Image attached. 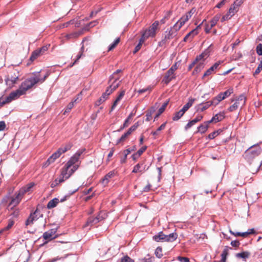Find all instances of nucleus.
<instances>
[{"label": "nucleus", "instance_id": "obj_62", "mask_svg": "<svg viewBox=\"0 0 262 262\" xmlns=\"http://www.w3.org/2000/svg\"><path fill=\"white\" fill-rule=\"evenodd\" d=\"M52 163H53V162L50 158H49L43 164L42 167L46 168L49 166Z\"/></svg>", "mask_w": 262, "mask_h": 262}, {"label": "nucleus", "instance_id": "obj_27", "mask_svg": "<svg viewBox=\"0 0 262 262\" xmlns=\"http://www.w3.org/2000/svg\"><path fill=\"white\" fill-rule=\"evenodd\" d=\"M120 82L117 83H112L110 86L107 88L105 93L107 95H110L111 94L113 93L114 91H115L119 85Z\"/></svg>", "mask_w": 262, "mask_h": 262}, {"label": "nucleus", "instance_id": "obj_6", "mask_svg": "<svg viewBox=\"0 0 262 262\" xmlns=\"http://www.w3.org/2000/svg\"><path fill=\"white\" fill-rule=\"evenodd\" d=\"M84 151L85 149H81L78 150L73 156L70 158L66 164L70 167H73L74 166H77L78 169L79 166V160L80 157Z\"/></svg>", "mask_w": 262, "mask_h": 262}, {"label": "nucleus", "instance_id": "obj_8", "mask_svg": "<svg viewBox=\"0 0 262 262\" xmlns=\"http://www.w3.org/2000/svg\"><path fill=\"white\" fill-rule=\"evenodd\" d=\"M18 73L16 71H13V72L9 74L6 79V83L10 88L12 87L16 83L18 80Z\"/></svg>", "mask_w": 262, "mask_h": 262}, {"label": "nucleus", "instance_id": "obj_58", "mask_svg": "<svg viewBox=\"0 0 262 262\" xmlns=\"http://www.w3.org/2000/svg\"><path fill=\"white\" fill-rule=\"evenodd\" d=\"M121 262H134V261L128 256H125L121 258Z\"/></svg>", "mask_w": 262, "mask_h": 262}, {"label": "nucleus", "instance_id": "obj_44", "mask_svg": "<svg viewBox=\"0 0 262 262\" xmlns=\"http://www.w3.org/2000/svg\"><path fill=\"white\" fill-rule=\"evenodd\" d=\"M14 224V222L13 220H9L8 221V224L7 226L6 227L3 228V229H2V230L4 231V232L6 231H8L13 226Z\"/></svg>", "mask_w": 262, "mask_h": 262}, {"label": "nucleus", "instance_id": "obj_20", "mask_svg": "<svg viewBox=\"0 0 262 262\" xmlns=\"http://www.w3.org/2000/svg\"><path fill=\"white\" fill-rule=\"evenodd\" d=\"M115 174L116 172L115 171V170L110 171L103 178L102 180V183L104 184H107L110 181V179L114 177L115 176Z\"/></svg>", "mask_w": 262, "mask_h": 262}, {"label": "nucleus", "instance_id": "obj_9", "mask_svg": "<svg viewBox=\"0 0 262 262\" xmlns=\"http://www.w3.org/2000/svg\"><path fill=\"white\" fill-rule=\"evenodd\" d=\"M77 169V166L70 167L66 164L61 170V174L66 179H69Z\"/></svg>", "mask_w": 262, "mask_h": 262}, {"label": "nucleus", "instance_id": "obj_63", "mask_svg": "<svg viewBox=\"0 0 262 262\" xmlns=\"http://www.w3.org/2000/svg\"><path fill=\"white\" fill-rule=\"evenodd\" d=\"M128 136V135L127 134H126V133H124L123 135H122V136L119 139L117 143H119L123 142Z\"/></svg>", "mask_w": 262, "mask_h": 262}, {"label": "nucleus", "instance_id": "obj_16", "mask_svg": "<svg viewBox=\"0 0 262 262\" xmlns=\"http://www.w3.org/2000/svg\"><path fill=\"white\" fill-rule=\"evenodd\" d=\"M203 118V116L201 114H198L196 117L193 119V120L190 121L185 126V129L186 130L190 128L191 126L194 125L195 124H196L197 122L200 121L202 120V119Z\"/></svg>", "mask_w": 262, "mask_h": 262}, {"label": "nucleus", "instance_id": "obj_23", "mask_svg": "<svg viewBox=\"0 0 262 262\" xmlns=\"http://www.w3.org/2000/svg\"><path fill=\"white\" fill-rule=\"evenodd\" d=\"M253 231H254V230L252 229H250V231L244 232H232V231H230V232L232 234L235 235V236H242L244 237H247L249 234L253 233Z\"/></svg>", "mask_w": 262, "mask_h": 262}, {"label": "nucleus", "instance_id": "obj_3", "mask_svg": "<svg viewBox=\"0 0 262 262\" xmlns=\"http://www.w3.org/2000/svg\"><path fill=\"white\" fill-rule=\"evenodd\" d=\"M160 30L159 22L155 21L148 28L141 31L142 41L146 40L149 37H155L157 32Z\"/></svg>", "mask_w": 262, "mask_h": 262}, {"label": "nucleus", "instance_id": "obj_35", "mask_svg": "<svg viewBox=\"0 0 262 262\" xmlns=\"http://www.w3.org/2000/svg\"><path fill=\"white\" fill-rule=\"evenodd\" d=\"M200 26L201 25H199L195 29L192 30L187 34V35L189 37L190 41L199 33L198 29L200 27Z\"/></svg>", "mask_w": 262, "mask_h": 262}, {"label": "nucleus", "instance_id": "obj_24", "mask_svg": "<svg viewBox=\"0 0 262 262\" xmlns=\"http://www.w3.org/2000/svg\"><path fill=\"white\" fill-rule=\"evenodd\" d=\"M210 123H209V121L204 122L203 124H201L198 127V132L201 134L205 133L208 128V125Z\"/></svg>", "mask_w": 262, "mask_h": 262}, {"label": "nucleus", "instance_id": "obj_41", "mask_svg": "<svg viewBox=\"0 0 262 262\" xmlns=\"http://www.w3.org/2000/svg\"><path fill=\"white\" fill-rule=\"evenodd\" d=\"M233 92V90L232 88L229 89L226 91L221 93V94H222L223 97H224V99H226V98L230 96L231 94H232Z\"/></svg>", "mask_w": 262, "mask_h": 262}, {"label": "nucleus", "instance_id": "obj_37", "mask_svg": "<svg viewBox=\"0 0 262 262\" xmlns=\"http://www.w3.org/2000/svg\"><path fill=\"white\" fill-rule=\"evenodd\" d=\"M250 255V253L248 252L245 251L241 253H236L235 256L237 258H242L245 260L246 258H248Z\"/></svg>", "mask_w": 262, "mask_h": 262}, {"label": "nucleus", "instance_id": "obj_30", "mask_svg": "<svg viewBox=\"0 0 262 262\" xmlns=\"http://www.w3.org/2000/svg\"><path fill=\"white\" fill-rule=\"evenodd\" d=\"M204 57V54H201L199 56H197L195 58V60L193 61L189 66H188V71H190L192 68L194 66L195 64L197 63L198 62L201 60Z\"/></svg>", "mask_w": 262, "mask_h": 262}, {"label": "nucleus", "instance_id": "obj_59", "mask_svg": "<svg viewBox=\"0 0 262 262\" xmlns=\"http://www.w3.org/2000/svg\"><path fill=\"white\" fill-rule=\"evenodd\" d=\"M177 259L180 262H189V258L186 257L178 256Z\"/></svg>", "mask_w": 262, "mask_h": 262}, {"label": "nucleus", "instance_id": "obj_38", "mask_svg": "<svg viewBox=\"0 0 262 262\" xmlns=\"http://www.w3.org/2000/svg\"><path fill=\"white\" fill-rule=\"evenodd\" d=\"M80 35V33L77 32H73L70 34H66L65 38L67 39H71L77 38Z\"/></svg>", "mask_w": 262, "mask_h": 262}, {"label": "nucleus", "instance_id": "obj_42", "mask_svg": "<svg viewBox=\"0 0 262 262\" xmlns=\"http://www.w3.org/2000/svg\"><path fill=\"white\" fill-rule=\"evenodd\" d=\"M259 41L261 42H260L257 45L256 50L258 55L262 56V37L259 39Z\"/></svg>", "mask_w": 262, "mask_h": 262}, {"label": "nucleus", "instance_id": "obj_10", "mask_svg": "<svg viewBox=\"0 0 262 262\" xmlns=\"http://www.w3.org/2000/svg\"><path fill=\"white\" fill-rule=\"evenodd\" d=\"M42 214L40 213V211L38 209H36L35 211L30 214V216L26 221V225L28 226L33 224L34 221H36L39 217H42Z\"/></svg>", "mask_w": 262, "mask_h": 262}, {"label": "nucleus", "instance_id": "obj_18", "mask_svg": "<svg viewBox=\"0 0 262 262\" xmlns=\"http://www.w3.org/2000/svg\"><path fill=\"white\" fill-rule=\"evenodd\" d=\"M225 113L224 112H220L214 116L210 120H209V123H217L221 121L225 118Z\"/></svg>", "mask_w": 262, "mask_h": 262}, {"label": "nucleus", "instance_id": "obj_39", "mask_svg": "<svg viewBox=\"0 0 262 262\" xmlns=\"http://www.w3.org/2000/svg\"><path fill=\"white\" fill-rule=\"evenodd\" d=\"M220 15H216L210 21L209 24L211 26V27H213L217 24V21L220 19Z\"/></svg>", "mask_w": 262, "mask_h": 262}, {"label": "nucleus", "instance_id": "obj_26", "mask_svg": "<svg viewBox=\"0 0 262 262\" xmlns=\"http://www.w3.org/2000/svg\"><path fill=\"white\" fill-rule=\"evenodd\" d=\"M178 237L177 233L173 232L168 235H165L164 242H172L174 241Z\"/></svg>", "mask_w": 262, "mask_h": 262}, {"label": "nucleus", "instance_id": "obj_22", "mask_svg": "<svg viewBox=\"0 0 262 262\" xmlns=\"http://www.w3.org/2000/svg\"><path fill=\"white\" fill-rule=\"evenodd\" d=\"M125 90H122L120 92L119 95L118 96L116 99L115 100V101L114 102V103L113 104V105L111 108V111H112L115 108V107L117 106L118 103L122 99V98L123 97V96L125 95Z\"/></svg>", "mask_w": 262, "mask_h": 262}, {"label": "nucleus", "instance_id": "obj_43", "mask_svg": "<svg viewBox=\"0 0 262 262\" xmlns=\"http://www.w3.org/2000/svg\"><path fill=\"white\" fill-rule=\"evenodd\" d=\"M238 7H236V5H234L233 3L230 7L228 12L229 13L232 15H234V14L237 11Z\"/></svg>", "mask_w": 262, "mask_h": 262}, {"label": "nucleus", "instance_id": "obj_31", "mask_svg": "<svg viewBox=\"0 0 262 262\" xmlns=\"http://www.w3.org/2000/svg\"><path fill=\"white\" fill-rule=\"evenodd\" d=\"M195 100L194 98H189L187 103L184 105L182 109L186 112L192 105Z\"/></svg>", "mask_w": 262, "mask_h": 262}, {"label": "nucleus", "instance_id": "obj_29", "mask_svg": "<svg viewBox=\"0 0 262 262\" xmlns=\"http://www.w3.org/2000/svg\"><path fill=\"white\" fill-rule=\"evenodd\" d=\"M165 235L163 232H160L157 235H155L153 237L154 239L157 242H164Z\"/></svg>", "mask_w": 262, "mask_h": 262}, {"label": "nucleus", "instance_id": "obj_49", "mask_svg": "<svg viewBox=\"0 0 262 262\" xmlns=\"http://www.w3.org/2000/svg\"><path fill=\"white\" fill-rule=\"evenodd\" d=\"M144 42H145V41L144 40H142V38H140L138 44L136 46V47L135 48V50H134V53L137 52L141 49L142 44Z\"/></svg>", "mask_w": 262, "mask_h": 262}, {"label": "nucleus", "instance_id": "obj_64", "mask_svg": "<svg viewBox=\"0 0 262 262\" xmlns=\"http://www.w3.org/2000/svg\"><path fill=\"white\" fill-rule=\"evenodd\" d=\"M146 149L147 146H144L142 147H141L140 149H139L137 153L139 156H140L143 154V152L146 150Z\"/></svg>", "mask_w": 262, "mask_h": 262}, {"label": "nucleus", "instance_id": "obj_55", "mask_svg": "<svg viewBox=\"0 0 262 262\" xmlns=\"http://www.w3.org/2000/svg\"><path fill=\"white\" fill-rule=\"evenodd\" d=\"M209 102H210L211 105L214 106L217 105L220 103L219 101L216 97H214L212 100L209 101Z\"/></svg>", "mask_w": 262, "mask_h": 262}, {"label": "nucleus", "instance_id": "obj_19", "mask_svg": "<svg viewBox=\"0 0 262 262\" xmlns=\"http://www.w3.org/2000/svg\"><path fill=\"white\" fill-rule=\"evenodd\" d=\"M121 70H117L115 72L113 73V74L111 76L110 79V82H111L112 80L114 79L112 83H117L119 82H121L120 81H118L121 77L120 73H121Z\"/></svg>", "mask_w": 262, "mask_h": 262}, {"label": "nucleus", "instance_id": "obj_14", "mask_svg": "<svg viewBox=\"0 0 262 262\" xmlns=\"http://www.w3.org/2000/svg\"><path fill=\"white\" fill-rule=\"evenodd\" d=\"M189 19L187 16L184 15L173 26L174 29L179 31L181 28L187 22Z\"/></svg>", "mask_w": 262, "mask_h": 262}, {"label": "nucleus", "instance_id": "obj_21", "mask_svg": "<svg viewBox=\"0 0 262 262\" xmlns=\"http://www.w3.org/2000/svg\"><path fill=\"white\" fill-rule=\"evenodd\" d=\"M143 162H140L136 165L132 171L133 173H137L141 172L143 173L145 171V167L142 168V166L143 165Z\"/></svg>", "mask_w": 262, "mask_h": 262}, {"label": "nucleus", "instance_id": "obj_11", "mask_svg": "<svg viewBox=\"0 0 262 262\" xmlns=\"http://www.w3.org/2000/svg\"><path fill=\"white\" fill-rule=\"evenodd\" d=\"M223 63V60H219L216 62L212 66L208 69L204 74L202 79H204L206 77L214 73L215 70L220 68V66Z\"/></svg>", "mask_w": 262, "mask_h": 262}, {"label": "nucleus", "instance_id": "obj_40", "mask_svg": "<svg viewBox=\"0 0 262 262\" xmlns=\"http://www.w3.org/2000/svg\"><path fill=\"white\" fill-rule=\"evenodd\" d=\"M155 110L154 107L150 108L149 110H148L147 111L146 114V121H149L151 120V116H152V114L155 112Z\"/></svg>", "mask_w": 262, "mask_h": 262}, {"label": "nucleus", "instance_id": "obj_53", "mask_svg": "<svg viewBox=\"0 0 262 262\" xmlns=\"http://www.w3.org/2000/svg\"><path fill=\"white\" fill-rule=\"evenodd\" d=\"M108 95H107L105 93H104L98 100L99 104L104 102L108 98Z\"/></svg>", "mask_w": 262, "mask_h": 262}, {"label": "nucleus", "instance_id": "obj_36", "mask_svg": "<svg viewBox=\"0 0 262 262\" xmlns=\"http://www.w3.org/2000/svg\"><path fill=\"white\" fill-rule=\"evenodd\" d=\"M185 113V112L182 109H181L179 112H176L174 114V115L172 117V120L173 121H178L183 116V115Z\"/></svg>", "mask_w": 262, "mask_h": 262}, {"label": "nucleus", "instance_id": "obj_33", "mask_svg": "<svg viewBox=\"0 0 262 262\" xmlns=\"http://www.w3.org/2000/svg\"><path fill=\"white\" fill-rule=\"evenodd\" d=\"M58 203L59 200L57 198H54L48 202L47 204V208L48 209L53 208L56 206Z\"/></svg>", "mask_w": 262, "mask_h": 262}, {"label": "nucleus", "instance_id": "obj_46", "mask_svg": "<svg viewBox=\"0 0 262 262\" xmlns=\"http://www.w3.org/2000/svg\"><path fill=\"white\" fill-rule=\"evenodd\" d=\"M61 156L59 151L57 150L56 152L53 153L49 158L52 160V161L54 162L56 159L58 158Z\"/></svg>", "mask_w": 262, "mask_h": 262}, {"label": "nucleus", "instance_id": "obj_60", "mask_svg": "<svg viewBox=\"0 0 262 262\" xmlns=\"http://www.w3.org/2000/svg\"><path fill=\"white\" fill-rule=\"evenodd\" d=\"M154 258L150 257L148 258H144L140 259L138 262H152Z\"/></svg>", "mask_w": 262, "mask_h": 262}, {"label": "nucleus", "instance_id": "obj_4", "mask_svg": "<svg viewBox=\"0 0 262 262\" xmlns=\"http://www.w3.org/2000/svg\"><path fill=\"white\" fill-rule=\"evenodd\" d=\"M262 149L258 145H254L251 146L247 149L244 154L245 158L250 161L255 157L258 156L261 152Z\"/></svg>", "mask_w": 262, "mask_h": 262}, {"label": "nucleus", "instance_id": "obj_48", "mask_svg": "<svg viewBox=\"0 0 262 262\" xmlns=\"http://www.w3.org/2000/svg\"><path fill=\"white\" fill-rule=\"evenodd\" d=\"M227 255H228L227 250L225 249L223 251V252L221 254L222 259L219 261L220 262H226Z\"/></svg>", "mask_w": 262, "mask_h": 262}, {"label": "nucleus", "instance_id": "obj_17", "mask_svg": "<svg viewBox=\"0 0 262 262\" xmlns=\"http://www.w3.org/2000/svg\"><path fill=\"white\" fill-rule=\"evenodd\" d=\"M176 78L174 72L169 69L167 71L164 77L163 81L165 83L168 84L170 81Z\"/></svg>", "mask_w": 262, "mask_h": 262}, {"label": "nucleus", "instance_id": "obj_45", "mask_svg": "<svg viewBox=\"0 0 262 262\" xmlns=\"http://www.w3.org/2000/svg\"><path fill=\"white\" fill-rule=\"evenodd\" d=\"M14 224V222L13 220H9L8 221V224L7 226L6 227L3 228V229H2V230L4 231V232L6 231H8L13 226Z\"/></svg>", "mask_w": 262, "mask_h": 262}, {"label": "nucleus", "instance_id": "obj_13", "mask_svg": "<svg viewBox=\"0 0 262 262\" xmlns=\"http://www.w3.org/2000/svg\"><path fill=\"white\" fill-rule=\"evenodd\" d=\"M102 216H100V214H99L97 216H91L88 219L85 224V226H93L96 224L101 220H102Z\"/></svg>", "mask_w": 262, "mask_h": 262}, {"label": "nucleus", "instance_id": "obj_32", "mask_svg": "<svg viewBox=\"0 0 262 262\" xmlns=\"http://www.w3.org/2000/svg\"><path fill=\"white\" fill-rule=\"evenodd\" d=\"M135 113H133V112H132L129 115L128 117L125 119V120L123 124V126L122 127H121V129H123V128L128 126V125L129 124L130 121H132V120L133 119V117L135 116Z\"/></svg>", "mask_w": 262, "mask_h": 262}, {"label": "nucleus", "instance_id": "obj_34", "mask_svg": "<svg viewBox=\"0 0 262 262\" xmlns=\"http://www.w3.org/2000/svg\"><path fill=\"white\" fill-rule=\"evenodd\" d=\"M67 179H66L64 177H63V176L61 175V174H60V176L55 179L54 182L52 183L51 187H54L56 185H58L61 183H62Z\"/></svg>", "mask_w": 262, "mask_h": 262}, {"label": "nucleus", "instance_id": "obj_51", "mask_svg": "<svg viewBox=\"0 0 262 262\" xmlns=\"http://www.w3.org/2000/svg\"><path fill=\"white\" fill-rule=\"evenodd\" d=\"M75 101H73V102H70L67 106V107L65 109V111H64V114H66V113H69L70 112V111L71 110V109L73 107L74 105V102H75Z\"/></svg>", "mask_w": 262, "mask_h": 262}, {"label": "nucleus", "instance_id": "obj_61", "mask_svg": "<svg viewBox=\"0 0 262 262\" xmlns=\"http://www.w3.org/2000/svg\"><path fill=\"white\" fill-rule=\"evenodd\" d=\"M195 9L194 8L191 9L189 12L186 13L185 15L188 16V18L190 19L192 15L195 13Z\"/></svg>", "mask_w": 262, "mask_h": 262}, {"label": "nucleus", "instance_id": "obj_54", "mask_svg": "<svg viewBox=\"0 0 262 262\" xmlns=\"http://www.w3.org/2000/svg\"><path fill=\"white\" fill-rule=\"evenodd\" d=\"M220 133L219 130L214 131L208 135V138L210 139H213L216 136L219 135Z\"/></svg>", "mask_w": 262, "mask_h": 262}, {"label": "nucleus", "instance_id": "obj_15", "mask_svg": "<svg viewBox=\"0 0 262 262\" xmlns=\"http://www.w3.org/2000/svg\"><path fill=\"white\" fill-rule=\"evenodd\" d=\"M48 49V47L46 46L42 47L39 50H36L33 52L30 57V60L33 61L35 60L39 55L42 54V53L45 52L47 51Z\"/></svg>", "mask_w": 262, "mask_h": 262}, {"label": "nucleus", "instance_id": "obj_28", "mask_svg": "<svg viewBox=\"0 0 262 262\" xmlns=\"http://www.w3.org/2000/svg\"><path fill=\"white\" fill-rule=\"evenodd\" d=\"M211 105L210 102L208 101L206 102L201 103L198 105V108L197 111L203 112L209 107Z\"/></svg>", "mask_w": 262, "mask_h": 262}, {"label": "nucleus", "instance_id": "obj_56", "mask_svg": "<svg viewBox=\"0 0 262 262\" xmlns=\"http://www.w3.org/2000/svg\"><path fill=\"white\" fill-rule=\"evenodd\" d=\"M233 15L230 14L229 13V12H228L226 15H224L222 19H221V21L222 22H223L225 20H227L229 19H230Z\"/></svg>", "mask_w": 262, "mask_h": 262}, {"label": "nucleus", "instance_id": "obj_7", "mask_svg": "<svg viewBox=\"0 0 262 262\" xmlns=\"http://www.w3.org/2000/svg\"><path fill=\"white\" fill-rule=\"evenodd\" d=\"M235 101L234 104L228 108V111L233 112L239 107L244 106L246 102V97L244 95L242 94L235 99Z\"/></svg>", "mask_w": 262, "mask_h": 262}, {"label": "nucleus", "instance_id": "obj_12", "mask_svg": "<svg viewBox=\"0 0 262 262\" xmlns=\"http://www.w3.org/2000/svg\"><path fill=\"white\" fill-rule=\"evenodd\" d=\"M57 229H51L43 233L42 237L45 239L50 241L57 238L58 235H56Z\"/></svg>", "mask_w": 262, "mask_h": 262}, {"label": "nucleus", "instance_id": "obj_1", "mask_svg": "<svg viewBox=\"0 0 262 262\" xmlns=\"http://www.w3.org/2000/svg\"><path fill=\"white\" fill-rule=\"evenodd\" d=\"M50 75V72L49 70L46 71L45 73L43 71L34 72L21 83L18 89L9 94L6 99V102L9 103L18 99L36 84L42 83Z\"/></svg>", "mask_w": 262, "mask_h": 262}, {"label": "nucleus", "instance_id": "obj_52", "mask_svg": "<svg viewBox=\"0 0 262 262\" xmlns=\"http://www.w3.org/2000/svg\"><path fill=\"white\" fill-rule=\"evenodd\" d=\"M152 89V87L151 86H147V88H144V89H140L139 90L138 92L139 94H142L143 93H145V92H150L151 90Z\"/></svg>", "mask_w": 262, "mask_h": 262}, {"label": "nucleus", "instance_id": "obj_50", "mask_svg": "<svg viewBox=\"0 0 262 262\" xmlns=\"http://www.w3.org/2000/svg\"><path fill=\"white\" fill-rule=\"evenodd\" d=\"M119 41H120V38H116L115 40V41H114V42L112 43L111 45H110V46H109L108 51H111L114 48H115V47L117 45V44L119 42Z\"/></svg>", "mask_w": 262, "mask_h": 262}, {"label": "nucleus", "instance_id": "obj_47", "mask_svg": "<svg viewBox=\"0 0 262 262\" xmlns=\"http://www.w3.org/2000/svg\"><path fill=\"white\" fill-rule=\"evenodd\" d=\"M155 254L158 258H161L163 256L162 249L160 247H158L155 250Z\"/></svg>", "mask_w": 262, "mask_h": 262}, {"label": "nucleus", "instance_id": "obj_25", "mask_svg": "<svg viewBox=\"0 0 262 262\" xmlns=\"http://www.w3.org/2000/svg\"><path fill=\"white\" fill-rule=\"evenodd\" d=\"M200 62L198 63L194 71H193L192 74L194 75L200 73L204 68V60L199 61Z\"/></svg>", "mask_w": 262, "mask_h": 262}, {"label": "nucleus", "instance_id": "obj_57", "mask_svg": "<svg viewBox=\"0 0 262 262\" xmlns=\"http://www.w3.org/2000/svg\"><path fill=\"white\" fill-rule=\"evenodd\" d=\"M167 104L168 102H165L162 104V106L158 110V112L160 113V114H162L164 112Z\"/></svg>", "mask_w": 262, "mask_h": 262}, {"label": "nucleus", "instance_id": "obj_5", "mask_svg": "<svg viewBox=\"0 0 262 262\" xmlns=\"http://www.w3.org/2000/svg\"><path fill=\"white\" fill-rule=\"evenodd\" d=\"M177 31L176 29H174L173 27L169 30H167L164 33L163 38L159 42V46L162 47L168 43L169 40L176 35Z\"/></svg>", "mask_w": 262, "mask_h": 262}, {"label": "nucleus", "instance_id": "obj_2", "mask_svg": "<svg viewBox=\"0 0 262 262\" xmlns=\"http://www.w3.org/2000/svg\"><path fill=\"white\" fill-rule=\"evenodd\" d=\"M34 185V183H31L22 187L19 191L16 192L15 196L11 198V201L8 206V209H12L13 207L17 206L20 202L25 194L29 191Z\"/></svg>", "mask_w": 262, "mask_h": 262}]
</instances>
